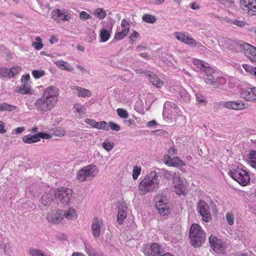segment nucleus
Here are the masks:
<instances>
[{
	"label": "nucleus",
	"mask_w": 256,
	"mask_h": 256,
	"mask_svg": "<svg viewBox=\"0 0 256 256\" xmlns=\"http://www.w3.org/2000/svg\"><path fill=\"white\" fill-rule=\"evenodd\" d=\"M184 43L193 47L196 46V42L195 40L188 36H187Z\"/></svg>",
	"instance_id": "nucleus-49"
},
{
	"label": "nucleus",
	"mask_w": 256,
	"mask_h": 256,
	"mask_svg": "<svg viewBox=\"0 0 256 256\" xmlns=\"http://www.w3.org/2000/svg\"><path fill=\"white\" fill-rule=\"evenodd\" d=\"M141 168L138 166H135L133 168L132 178L133 179L136 180L138 178V176L140 174Z\"/></svg>",
	"instance_id": "nucleus-48"
},
{
	"label": "nucleus",
	"mask_w": 256,
	"mask_h": 256,
	"mask_svg": "<svg viewBox=\"0 0 256 256\" xmlns=\"http://www.w3.org/2000/svg\"><path fill=\"white\" fill-rule=\"evenodd\" d=\"M143 251L146 256H158L163 252L162 246L156 242L146 244L143 248Z\"/></svg>",
	"instance_id": "nucleus-8"
},
{
	"label": "nucleus",
	"mask_w": 256,
	"mask_h": 256,
	"mask_svg": "<svg viewBox=\"0 0 256 256\" xmlns=\"http://www.w3.org/2000/svg\"><path fill=\"white\" fill-rule=\"evenodd\" d=\"M180 98L185 101H189L190 100V94L185 90H183L180 93Z\"/></svg>",
	"instance_id": "nucleus-55"
},
{
	"label": "nucleus",
	"mask_w": 256,
	"mask_h": 256,
	"mask_svg": "<svg viewBox=\"0 0 256 256\" xmlns=\"http://www.w3.org/2000/svg\"><path fill=\"white\" fill-rule=\"evenodd\" d=\"M53 198L50 194H44L40 200L39 207L41 209H47L50 206Z\"/></svg>",
	"instance_id": "nucleus-18"
},
{
	"label": "nucleus",
	"mask_w": 256,
	"mask_h": 256,
	"mask_svg": "<svg viewBox=\"0 0 256 256\" xmlns=\"http://www.w3.org/2000/svg\"><path fill=\"white\" fill-rule=\"evenodd\" d=\"M72 90H75L78 92V96L79 97H90L91 96L90 92L89 90L83 88L78 86H74Z\"/></svg>",
	"instance_id": "nucleus-25"
},
{
	"label": "nucleus",
	"mask_w": 256,
	"mask_h": 256,
	"mask_svg": "<svg viewBox=\"0 0 256 256\" xmlns=\"http://www.w3.org/2000/svg\"><path fill=\"white\" fill-rule=\"evenodd\" d=\"M158 176L156 172H151L147 174L140 182L138 190L141 194L148 192H156L159 188L160 181Z\"/></svg>",
	"instance_id": "nucleus-1"
},
{
	"label": "nucleus",
	"mask_w": 256,
	"mask_h": 256,
	"mask_svg": "<svg viewBox=\"0 0 256 256\" xmlns=\"http://www.w3.org/2000/svg\"><path fill=\"white\" fill-rule=\"evenodd\" d=\"M2 110H8L9 112L12 111L16 108V106L12 105H10L6 103H2L1 104Z\"/></svg>",
	"instance_id": "nucleus-45"
},
{
	"label": "nucleus",
	"mask_w": 256,
	"mask_h": 256,
	"mask_svg": "<svg viewBox=\"0 0 256 256\" xmlns=\"http://www.w3.org/2000/svg\"><path fill=\"white\" fill-rule=\"evenodd\" d=\"M55 64L58 67L64 70H66L68 72H71L73 70V68L67 62L64 60L57 61Z\"/></svg>",
	"instance_id": "nucleus-28"
},
{
	"label": "nucleus",
	"mask_w": 256,
	"mask_h": 256,
	"mask_svg": "<svg viewBox=\"0 0 256 256\" xmlns=\"http://www.w3.org/2000/svg\"><path fill=\"white\" fill-rule=\"evenodd\" d=\"M240 96L246 101L256 102V88H248L242 90Z\"/></svg>",
	"instance_id": "nucleus-13"
},
{
	"label": "nucleus",
	"mask_w": 256,
	"mask_h": 256,
	"mask_svg": "<svg viewBox=\"0 0 256 256\" xmlns=\"http://www.w3.org/2000/svg\"><path fill=\"white\" fill-rule=\"evenodd\" d=\"M128 30H122L121 32L116 34L114 38L118 40H122L128 34Z\"/></svg>",
	"instance_id": "nucleus-43"
},
{
	"label": "nucleus",
	"mask_w": 256,
	"mask_h": 256,
	"mask_svg": "<svg viewBox=\"0 0 256 256\" xmlns=\"http://www.w3.org/2000/svg\"><path fill=\"white\" fill-rule=\"evenodd\" d=\"M167 160H166L165 164L170 166H184V162L182 160L178 157H174L171 158L170 156H167Z\"/></svg>",
	"instance_id": "nucleus-23"
},
{
	"label": "nucleus",
	"mask_w": 256,
	"mask_h": 256,
	"mask_svg": "<svg viewBox=\"0 0 256 256\" xmlns=\"http://www.w3.org/2000/svg\"><path fill=\"white\" fill-rule=\"evenodd\" d=\"M146 76L148 78L149 80L152 83V85L156 88H161L163 86V82L154 74L152 72H146Z\"/></svg>",
	"instance_id": "nucleus-22"
},
{
	"label": "nucleus",
	"mask_w": 256,
	"mask_h": 256,
	"mask_svg": "<svg viewBox=\"0 0 256 256\" xmlns=\"http://www.w3.org/2000/svg\"><path fill=\"white\" fill-rule=\"evenodd\" d=\"M205 82L213 86L214 88H218L225 82V79L222 77H216L214 75H208L204 78Z\"/></svg>",
	"instance_id": "nucleus-14"
},
{
	"label": "nucleus",
	"mask_w": 256,
	"mask_h": 256,
	"mask_svg": "<svg viewBox=\"0 0 256 256\" xmlns=\"http://www.w3.org/2000/svg\"><path fill=\"white\" fill-rule=\"evenodd\" d=\"M224 106L226 108L235 110H241L245 108L242 101L228 102H225Z\"/></svg>",
	"instance_id": "nucleus-21"
},
{
	"label": "nucleus",
	"mask_w": 256,
	"mask_h": 256,
	"mask_svg": "<svg viewBox=\"0 0 256 256\" xmlns=\"http://www.w3.org/2000/svg\"><path fill=\"white\" fill-rule=\"evenodd\" d=\"M209 242L210 246L216 253H224L225 250V245L221 239L211 235L209 238Z\"/></svg>",
	"instance_id": "nucleus-10"
},
{
	"label": "nucleus",
	"mask_w": 256,
	"mask_h": 256,
	"mask_svg": "<svg viewBox=\"0 0 256 256\" xmlns=\"http://www.w3.org/2000/svg\"><path fill=\"white\" fill-rule=\"evenodd\" d=\"M140 36V34L136 31H134L130 37V42L131 44H133L134 40L138 38Z\"/></svg>",
	"instance_id": "nucleus-54"
},
{
	"label": "nucleus",
	"mask_w": 256,
	"mask_h": 256,
	"mask_svg": "<svg viewBox=\"0 0 256 256\" xmlns=\"http://www.w3.org/2000/svg\"><path fill=\"white\" fill-rule=\"evenodd\" d=\"M22 142L25 144H30L40 141V139L37 136V134L32 135L28 134L24 136L22 138Z\"/></svg>",
	"instance_id": "nucleus-26"
},
{
	"label": "nucleus",
	"mask_w": 256,
	"mask_h": 256,
	"mask_svg": "<svg viewBox=\"0 0 256 256\" xmlns=\"http://www.w3.org/2000/svg\"><path fill=\"white\" fill-rule=\"evenodd\" d=\"M231 178L242 186H245L250 182V176L246 170L236 168L231 170L230 173Z\"/></svg>",
	"instance_id": "nucleus-5"
},
{
	"label": "nucleus",
	"mask_w": 256,
	"mask_h": 256,
	"mask_svg": "<svg viewBox=\"0 0 256 256\" xmlns=\"http://www.w3.org/2000/svg\"><path fill=\"white\" fill-rule=\"evenodd\" d=\"M256 54V48L254 46V50H250L248 54H246L247 56L251 61L253 60L254 57Z\"/></svg>",
	"instance_id": "nucleus-53"
},
{
	"label": "nucleus",
	"mask_w": 256,
	"mask_h": 256,
	"mask_svg": "<svg viewBox=\"0 0 256 256\" xmlns=\"http://www.w3.org/2000/svg\"><path fill=\"white\" fill-rule=\"evenodd\" d=\"M174 35L178 40L184 43L185 42L187 36H186L182 33L180 32H175Z\"/></svg>",
	"instance_id": "nucleus-46"
},
{
	"label": "nucleus",
	"mask_w": 256,
	"mask_h": 256,
	"mask_svg": "<svg viewBox=\"0 0 256 256\" xmlns=\"http://www.w3.org/2000/svg\"><path fill=\"white\" fill-rule=\"evenodd\" d=\"M190 8L194 10H198L200 8V6L196 2H193L190 4Z\"/></svg>",
	"instance_id": "nucleus-64"
},
{
	"label": "nucleus",
	"mask_w": 256,
	"mask_h": 256,
	"mask_svg": "<svg viewBox=\"0 0 256 256\" xmlns=\"http://www.w3.org/2000/svg\"><path fill=\"white\" fill-rule=\"evenodd\" d=\"M10 75V72L8 68H0V76L6 77Z\"/></svg>",
	"instance_id": "nucleus-56"
},
{
	"label": "nucleus",
	"mask_w": 256,
	"mask_h": 256,
	"mask_svg": "<svg viewBox=\"0 0 256 256\" xmlns=\"http://www.w3.org/2000/svg\"><path fill=\"white\" fill-rule=\"evenodd\" d=\"M46 219L50 223L58 224L62 220L60 210L51 212L47 216Z\"/></svg>",
	"instance_id": "nucleus-16"
},
{
	"label": "nucleus",
	"mask_w": 256,
	"mask_h": 256,
	"mask_svg": "<svg viewBox=\"0 0 256 256\" xmlns=\"http://www.w3.org/2000/svg\"><path fill=\"white\" fill-rule=\"evenodd\" d=\"M114 146V144L113 142H110L106 140L102 143V147L108 152L112 150Z\"/></svg>",
	"instance_id": "nucleus-47"
},
{
	"label": "nucleus",
	"mask_w": 256,
	"mask_h": 256,
	"mask_svg": "<svg viewBox=\"0 0 256 256\" xmlns=\"http://www.w3.org/2000/svg\"><path fill=\"white\" fill-rule=\"evenodd\" d=\"M38 138V139L42 138H45V139H49L52 136L48 134L42 133V132H38L36 134Z\"/></svg>",
	"instance_id": "nucleus-59"
},
{
	"label": "nucleus",
	"mask_w": 256,
	"mask_h": 256,
	"mask_svg": "<svg viewBox=\"0 0 256 256\" xmlns=\"http://www.w3.org/2000/svg\"><path fill=\"white\" fill-rule=\"evenodd\" d=\"M98 173L97 168L94 165H88L79 170L76 172V180L79 182H84L96 176Z\"/></svg>",
	"instance_id": "nucleus-4"
},
{
	"label": "nucleus",
	"mask_w": 256,
	"mask_h": 256,
	"mask_svg": "<svg viewBox=\"0 0 256 256\" xmlns=\"http://www.w3.org/2000/svg\"><path fill=\"white\" fill-rule=\"evenodd\" d=\"M118 208V213L117 216V222L121 224L126 217L127 206L126 203L123 202L120 204Z\"/></svg>",
	"instance_id": "nucleus-15"
},
{
	"label": "nucleus",
	"mask_w": 256,
	"mask_h": 256,
	"mask_svg": "<svg viewBox=\"0 0 256 256\" xmlns=\"http://www.w3.org/2000/svg\"><path fill=\"white\" fill-rule=\"evenodd\" d=\"M102 221L99 220L98 218L94 217L92 221L91 226V230L94 238H98L100 236V225Z\"/></svg>",
	"instance_id": "nucleus-17"
},
{
	"label": "nucleus",
	"mask_w": 256,
	"mask_h": 256,
	"mask_svg": "<svg viewBox=\"0 0 256 256\" xmlns=\"http://www.w3.org/2000/svg\"><path fill=\"white\" fill-rule=\"evenodd\" d=\"M28 254L30 256H47L40 250L34 248L29 249Z\"/></svg>",
	"instance_id": "nucleus-30"
},
{
	"label": "nucleus",
	"mask_w": 256,
	"mask_h": 256,
	"mask_svg": "<svg viewBox=\"0 0 256 256\" xmlns=\"http://www.w3.org/2000/svg\"><path fill=\"white\" fill-rule=\"evenodd\" d=\"M110 37V33L108 30L103 29L100 32V38L101 42H106Z\"/></svg>",
	"instance_id": "nucleus-33"
},
{
	"label": "nucleus",
	"mask_w": 256,
	"mask_h": 256,
	"mask_svg": "<svg viewBox=\"0 0 256 256\" xmlns=\"http://www.w3.org/2000/svg\"><path fill=\"white\" fill-rule=\"evenodd\" d=\"M173 183L176 190V192L179 195L184 194L186 192V189L184 186L183 181L180 180L178 176L175 178L173 181Z\"/></svg>",
	"instance_id": "nucleus-20"
},
{
	"label": "nucleus",
	"mask_w": 256,
	"mask_h": 256,
	"mask_svg": "<svg viewBox=\"0 0 256 256\" xmlns=\"http://www.w3.org/2000/svg\"><path fill=\"white\" fill-rule=\"evenodd\" d=\"M178 107L176 104L170 101L165 102L164 106L163 115L168 118H174L176 113L178 114Z\"/></svg>",
	"instance_id": "nucleus-9"
},
{
	"label": "nucleus",
	"mask_w": 256,
	"mask_h": 256,
	"mask_svg": "<svg viewBox=\"0 0 256 256\" xmlns=\"http://www.w3.org/2000/svg\"><path fill=\"white\" fill-rule=\"evenodd\" d=\"M96 128L98 129H102L106 130H108L110 128V126L106 122L102 121L99 122H97Z\"/></svg>",
	"instance_id": "nucleus-40"
},
{
	"label": "nucleus",
	"mask_w": 256,
	"mask_h": 256,
	"mask_svg": "<svg viewBox=\"0 0 256 256\" xmlns=\"http://www.w3.org/2000/svg\"><path fill=\"white\" fill-rule=\"evenodd\" d=\"M54 104L52 101H50L42 96L34 102V106L40 114H44L53 108Z\"/></svg>",
	"instance_id": "nucleus-6"
},
{
	"label": "nucleus",
	"mask_w": 256,
	"mask_h": 256,
	"mask_svg": "<svg viewBox=\"0 0 256 256\" xmlns=\"http://www.w3.org/2000/svg\"><path fill=\"white\" fill-rule=\"evenodd\" d=\"M226 220L229 225L232 226L234 223V216L232 213L228 212L226 214Z\"/></svg>",
	"instance_id": "nucleus-50"
},
{
	"label": "nucleus",
	"mask_w": 256,
	"mask_h": 256,
	"mask_svg": "<svg viewBox=\"0 0 256 256\" xmlns=\"http://www.w3.org/2000/svg\"><path fill=\"white\" fill-rule=\"evenodd\" d=\"M72 191L66 188H58L54 194L53 202L62 206L70 204Z\"/></svg>",
	"instance_id": "nucleus-3"
},
{
	"label": "nucleus",
	"mask_w": 256,
	"mask_h": 256,
	"mask_svg": "<svg viewBox=\"0 0 256 256\" xmlns=\"http://www.w3.org/2000/svg\"><path fill=\"white\" fill-rule=\"evenodd\" d=\"M118 116L122 118H127L128 117V113L123 108H118L116 110Z\"/></svg>",
	"instance_id": "nucleus-38"
},
{
	"label": "nucleus",
	"mask_w": 256,
	"mask_h": 256,
	"mask_svg": "<svg viewBox=\"0 0 256 256\" xmlns=\"http://www.w3.org/2000/svg\"><path fill=\"white\" fill-rule=\"evenodd\" d=\"M156 206L159 214L162 216H166L170 214V210L167 204L162 200L156 202Z\"/></svg>",
	"instance_id": "nucleus-19"
},
{
	"label": "nucleus",
	"mask_w": 256,
	"mask_h": 256,
	"mask_svg": "<svg viewBox=\"0 0 256 256\" xmlns=\"http://www.w3.org/2000/svg\"><path fill=\"white\" fill-rule=\"evenodd\" d=\"M250 164L253 168H256V151L252 150L249 154Z\"/></svg>",
	"instance_id": "nucleus-34"
},
{
	"label": "nucleus",
	"mask_w": 256,
	"mask_h": 256,
	"mask_svg": "<svg viewBox=\"0 0 256 256\" xmlns=\"http://www.w3.org/2000/svg\"><path fill=\"white\" fill-rule=\"evenodd\" d=\"M86 252L88 256H103L102 254H96L93 249L90 248H87Z\"/></svg>",
	"instance_id": "nucleus-58"
},
{
	"label": "nucleus",
	"mask_w": 256,
	"mask_h": 256,
	"mask_svg": "<svg viewBox=\"0 0 256 256\" xmlns=\"http://www.w3.org/2000/svg\"><path fill=\"white\" fill-rule=\"evenodd\" d=\"M240 6L244 10H247L249 14H256V0H240Z\"/></svg>",
	"instance_id": "nucleus-12"
},
{
	"label": "nucleus",
	"mask_w": 256,
	"mask_h": 256,
	"mask_svg": "<svg viewBox=\"0 0 256 256\" xmlns=\"http://www.w3.org/2000/svg\"><path fill=\"white\" fill-rule=\"evenodd\" d=\"M108 125L112 130L118 132L120 130V126L113 122H110Z\"/></svg>",
	"instance_id": "nucleus-52"
},
{
	"label": "nucleus",
	"mask_w": 256,
	"mask_h": 256,
	"mask_svg": "<svg viewBox=\"0 0 256 256\" xmlns=\"http://www.w3.org/2000/svg\"><path fill=\"white\" fill-rule=\"evenodd\" d=\"M32 76L36 78H39L44 76V72L43 70H34L32 72Z\"/></svg>",
	"instance_id": "nucleus-51"
},
{
	"label": "nucleus",
	"mask_w": 256,
	"mask_h": 256,
	"mask_svg": "<svg viewBox=\"0 0 256 256\" xmlns=\"http://www.w3.org/2000/svg\"><path fill=\"white\" fill-rule=\"evenodd\" d=\"M74 108L76 109L80 115L84 114L86 112V109L85 108L82 106L80 104H76L74 105Z\"/></svg>",
	"instance_id": "nucleus-41"
},
{
	"label": "nucleus",
	"mask_w": 256,
	"mask_h": 256,
	"mask_svg": "<svg viewBox=\"0 0 256 256\" xmlns=\"http://www.w3.org/2000/svg\"><path fill=\"white\" fill-rule=\"evenodd\" d=\"M60 212L62 215V219L66 218L68 220H72L76 216V210L72 208H70L67 211L60 210Z\"/></svg>",
	"instance_id": "nucleus-24"
},
{
	"label": "nucleus",
	"mask_w": 256,
	"mask_h": 256,
	"mask_svg": "<svg viewBox=\"0 0 256 256\" xmlns=\"http://www.w3.org/2000/svg\"><path fill=\"white\" fill-rule=\"evenodd\" d=\"M189 237L191 244L193 246L200 247L205 241L206 234L200 225L193 224L190 228Z\"/></svg>",
	"instance_id": "nucleus-2"
},
{
	"label": "nucleus",
	"mask_w": 256,
	"mask_h": 256,
	"mask_svg": "<svg viewBox=\"0 0 256 256\" xmlns=\"http://www.w3.org/2000/svg\"><path fill=\"white\" fill-rule=\"evenodd\" d=\"M58 95L59 90L54 86H50L44 90L42 96L56 104Z\"/></svg>",
	"instance_id": "nucleus-11"
},
{
	"label": "nucleus",
	"mask_w": 256,
	"mask_h": 256,
	"mask_svg": "<svg viewBox=\"0 0 256 256\" xmlns=\"http://www.w3.org/2000/svg\"><path fill=\"white\" fill-rule=\"evenodd\" d=\"M121 26L124 28V29L122 30H128V32H129V30H130L129 23L125 19H124L122 20V23H121Z\"/></svg>",
	"instance_id": "nucleus-61"
},
{
	"label": "nucleus",
	"mask_w": 256,
	"mask_h": 256,
	"mask_svg": "<svg viewBox=\"0 0 256 256\" xmlns=\"http://www.w3.org/2000/svg\"><path fill=\"white\" fill-rule=\"evenodd\" d=\"M84 122L87 124L96 128L98 122H96L95 120L90 118H86L84 120Z\"/></svg>",
	"instance_id": "nucleus-57"
},
{
	"label": "nucleus",
	"mask_w": 256,
	"mask_h": 256,
	"mask_svg": "<svg viewBox=\"0 0 256 256\" xmlns=\"http://www.w3.org/2000/svg\"><path fill=\"white\" fill-rule=\"evenodd\" d=\"M206 74V76L208 75H213V74H215V70L214 69L210 66V64L208 63V66H205L204 68L202 70Z\"/></svg>",
	"instance_id": "nucleus-44"
},
{
	"label": "nucleus",
	"mask_w": 256,
	"mask_h": 256,
	"mask_svg": "<svg viewBox=\"0 0 256 256\" xmlns=\"http://www.w3.org/2000/svg\"><path fill=\"white\" fill-rule=\"evenodd\" d=\"M80 18L86 20L92 18V16L85 12H82L80 14Z\"/></svg>",
	"instance_id": "nucleus-60"
},
{
	"label": "nucleus",
	"mask_w": 256,
	"mask_h": 256,
	"mask_svg": "<svg viewBox=\"0 0 256 256\" xmlns=\"http://www.w3.org/2000/svg\"><path fill=\"white\" fill-rule=\"evenodd\" d=\"M64 14L58 9L54 10L52 12V18L58 22L61 20Z\"/></svg>",
	"instance_id": "nucleus-32"
},
{
	"label": "nucleus",
	"mask_w": 256,
	"mask_h": 256,
	"mask_svg": "<svg viewBox=\"0 0 256 256\" xmlns=\"http://www.w3.org/2000/svg\"><path fill=\"white\" fill-rule=\"evenodd\" d=\"M93 14L97 16L99 19L102 20L106 17V12L103 8H98L94 11Z\"/></svg>",
	"instance_id": "nucleus-31"
},
{
	"label": "nucleus",
	"mask_w": 256,
	"mask_h": 256,
	"mask_svg": "<svg viewBox=\"0 0 256 256\" xmlns=\"http://www.w3.org/2000/svg\"><path fill=\"white\" fill-rule=\"evenodd\" d=\"M162 174L164 178H165L166 179L168 180L172 179L173 181L174 180L175 178H176V176H178L175 172L168 170H164Z\"/></svg>",
	"instance_id": "nucleus-35"
},
{
	"label": "nucleus",
	"mask_w": 256,
	"mask_h": 256,
	"mask_svg": "<svg viewBox=\"0 0 256 256\" xmlns=\"http://www.w3.org/2000/svg\"><path fill=\"white\" fill-rule=\"evenodd\" d=\"M196 209L204 222H208L211 220L212 215L210 206L206 202L200 200L197 204Z\"/></svg>",
	"instance_id": "nucleus-7"
},
{
	"label": "nucleus",
	"mask_w": 256,
	"mask_h": 256,
	"mask_svg": "<svg viewBox=\"0 0 256 256\" xmlns=\"http://www.w3.org/2000/svg\"><path fill=\"white\" fill-rule=\"evenodd\" d=\"M19 68L18 67H12L10 70V74H12V76H13L16 75L18 72Z\"/></svg>",
	"instance_id": "nucleus-63"
},
{
	"label": "nucleus",
	"mask_w": 256,
	"mask_h": 256,
	"mask_svg": "<svg viewBox=\"0 0 256 256\" xmlns=\"http://www.w3.org/2000/svg\"><path fill=\"white\" fill-rule=\"evenodd\" d=\"M230 40L224 38L221 41L219 42V46L222 47V49L225 50L230 48Z\"/></svg>",
	"instance_id": "nucleus-42"
},
{
	"label": "nucleus",
	"mask_w": 256,
	"mask_h": 256,
	"mask_svg": "<svg viewBox=\"0 0 256 256\" xmlns=\"http://www.w3.org/2000/svg\"><path fill=\"white\" fill-rule=\"evenodd\" d=\"M36 42H32V46H34V48L36 50H40L43 44L42 43V39L40 37H36Z\"/></svg>",
	"instance_id": "nucleus-39"
},
{
	"label": "nucleus",
	"mask_w": 256,
	"mask_h": 256,
	"mask_svg": "<svg viewBox=\"0 0 256 256\" xmlns=\"http://www.w3.org/2000/svg\"><path fill=\"white\" fill-rule=\"evenodd\" d=\"M194 64L196 66L200 71H202L204 67L208 66V63L198 59L194 60Z\"/></svg>",
	"instance_id": "nucleus-37"
},
{
	"label": "nucleus",
	"mask_w": 256,
	"mask_h": 256,
	"mask_svg": "<svg viewBox=\"0 0 256 256\" xmlns=\"http://www.w3.org/2000/svg\"><path fill=\"white\" fill-rule=\"evenodd\" d=\"M240 50L246 56L249 52L250 50H254V46L248 43H244L240 45Z\"/></svg>",
	"instance_id": "nucleus-29"
},
{
	"label": "nucleus",
	"mask_w": 256,
	"mask_h": 256,
	"mask_svg": "<svg viewBox=\"0 0 256 256\" xmlns=\"http://www.w3.org/2000/svg\"><path fill=\"white\" fill-rule=\"evenodd\" d=\"M54 134L58 136H62L66 134V132L64 129H58L55 130Z\"/></svg>",
	"instance_id": "nucleus-62"
},
{
	"label": "nucleus",
	"mask_w": 256,
	"mask_h": 256,
	"mask_svg": "<svg viewBox=\"0 0 256 256\" xmlns=\"http://www.w3.org/2000/svg\"><path fill=\"white\" fill-rule=\"evenodd\" d=\"M142 19L143 21L150 24H153L156 20L155 16L150 14H144L142 17Z\"/></svg>",
	"instance_id": "nucleus-36"
},
{
	"label": "nucleus",
	"mask_w": 256,
	"mask_h": 256,
	"mask_svg": "<svg viewBox=\"0 0 256 256\" xmlns=\"http://www.w3.org/2000/svg\"><path fill=\"white\" fill-rule=\"evenodd\" d=\"M22 84L18 88V92L21 94H25L30 93V83L22 82Z\"/></svg>",
	"instance_id": "nucleus-27"
}]
</instances>
